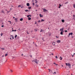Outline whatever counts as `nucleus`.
I'll return each instance as SVG.
<instances>
[{
  "label": "nucleus",
  "instance_id": "obj_1",
  "mask_svg": "<svg viewBox=\"0 0 75 75\" xmlns=\"http://www.w3.org/2000/svg\"><path fill=\"white\" fill-rule=\"evenodd\" d=\"M66 66H68V67H69V68H71V65L69 63H66Z\"/></svg>",
  "mask_w": 75,
  "mask_h": 75
},
{
  "label": "nucleus",
  "instance_id": "obj_2",
  "mask_svg": "<svg viewBox=\"0 0 75 75\" xmlns=\"http://www.w3.org/2000/svg\"><path fill=\"white\" fill-rule=\"evenodd\" d=\"M37 59H35L33 60V61H34V62H36V64H38L37 62Z\"/></svg>",
  "mask_w": 75,
  "mask_h": 75
},
{
  "label": "nucleus",
  "instance_id": "obj_3",
  "mask_svg": "<svg viewBox=\"0 0 75 75\" xmlns=\"http://www.w3.org/2000/svg\"><path fill=\"white\" fill-rule=\"evenodd\" d=\"M73 34V33H69V34L68 37H69V36H70V35H72Z\"/></svg>",
  "mask_w": 75,
  "mask_h": 75
},
{
  "label": "nucleus",
  "instance_id": "obj_4",
  "mask_svg": "<svg viewBox=\"0 0 75 75\" xmlns=\"http://www.w3.org/2000/svg\"><path fill=\"white\" fill-rule=\"evenodd\" d=\"M43 11L44 12H45L46 11H48L47 10H46L45 8L43 9Z\"/></svg>",
  "mask_w": 75,
  "mask_h": 75
},
{
  "label": "nucleus",
  "instance_id": "obj_5",
  "mask_svg": "<svg viewBox=\"0 0 75 75\" xmlns=\"http://www.w3.org/2000/svg\"><path fill=\"white\" fill-rule=\"evenodd\" d=\"M57 43H60L61 42V40H58L57 41Z\"/></svg>",
  "mask_w": 75,
  "mask_h": 75
},
{
  "label": "nucleus",
  "instance_id": "obj_6",
  "mask_svg": "<svg viewBox=\"0 0 75 75\" xmlns=\"http://www.w3.org/2000/svg\"><path fill=\"white\" fill-rule=\"evenodd\" d=\"M64 30V28H62V29H60V31H64L63 30Z\"/></svg>",
  "mask_w": 75,
  "mask_h": 75
},
{
  "label": "nucleus",
  "instance_id": "obj_7",
  "mask_svg": "<svg viewBox=\"0 0 75 75\" xmlns=\"http://www.w3.org/2000/svg\"><path fill=\"white\" fill-rule=\"evenodd\" d=\"M60 34L61 35H63V31H61V32L60 33Z\"/></svg>",
  "mask_w": 75,
  "mask_h": 75
},
{
  "label": "nucleus",
  "instance_id": "obj_8",
  "mask_svg": "<svg viewBox=\"0 0 75 75\" xmlns=\"http://www.w3.org/2000/svg\"><path fill=\"white\" fill-rule=\"evenodd\" d=\"M39 16L40 17H43V16H42V15L41 16V14H39Z\"/></svg>",
  "mask_w": 75,
  "mask_h": 75
},
{
  "label": "nucleus",
  "instance_id": "obj_9",
  "mask_svg": "<svg viewBox=\"0 0 75 75\" xmlns=\"http://www.w3.org/2000/svg\"><path fill=\"white\" fill-rule=\"evenodd\" d=\"M1 13H4V11L3 10H2L1 12Z\"/></svg>",
  "mask_w": 75,
  "mask_h": 75
},
{
  "label": "nucleus",
  "instance_id": "obj_10",
  "mask_svg": "<svg viewBox=\"0 0 75 75\" xmlns=\"http://www.w3.org/2000/svg\"><path fill=\"white\" fill-rule=\"evenodd\" d=\"M27 6H30V4L29 3H28L27 4Z\"/></svg>",
  "mask_w": 75,
  "mask_h": 75
},
{
  "label": "nucleus",
  "instance_id": "obj_11",
  "mask_svg": "<svg viewBox=\"0 0 75 75\" xmlns=\"http://www.w3.org/2000/svg\"><path fill=\"white\" fill-rule=\"evenodd\" d=\"M59 59L60 60H62V57H60V58H59Z\"/></svg>",
  "mask_w": 75,
  "mask_h": 75
},
{
  "label": "nucleus",
  "instance_id": "obj_12",
  "mask_svg": "<svg viewBox=\"0 0 75 75\" xmlns=\"http://www.w3.org/2000/svg\"><path fill=\"white\" fill-rule=\"evenodd\" d=\"M45 20L44 19H42L41 20V22H42L43 21H44Z\"/></svg>",
  "mask_w": 75,
  "mask_h": 75
},
{
  "label": "nucleus",
  "instance_id": "obj_13",
  "mask_svg": "<svg viewBox=\"0 0 75 75\" xmlns=\"http://www.w3.org/2000/svg\"><path fill=\"white\" fill-rule=\"evenodd\" d=\"M11 37H12L11 38H12V39H14V37L13 36V35H11Z\"/></svg>",
  "mask_w": 75,
  "mask_h": 75
},
{
  "label": "nucleus",
  "instance_id": "obj_14",
  "mask_svg": "<svg viewBox=\"0 0 75 75\" xmlns=\"http://www.w3.org/2000/svg\"><path fill=\"white\" fill-rule=\"evenodd\" d=\"M20 21H23V18H21L20 20Z\"/></svg>",
  "mask_w": 75,
  "mask_h": 75
},
{
  "label": "nucleus",
  "instance_id": "obj_15",
  "mask_svg": "<svg viewBox=\"0 0 75 75\" xmlns=\"http://www.w3.org/2000/svg\"><path fill=\"white\" fill-rule=\"evenodd\" d=\"M10 72L11 73V72H13V71L12 70H10Z\"/></svg>",
  "mask_w": 75,
  "mask_h": 75
},
{
  "label": "nucleus",
  "instance_id": "obj_16",
  "mask_svg": "<svg viewBox=\"0 0 75 75\" xmlns=\"http://www.w3.org/2000/svg\"><path fill=\"white\" fill-rule=\"evenodd\" d=\"M25 12H27V11H28V10H25Z\"/></svg>",
  "mask_w": 75,
  "mask_h": 75
},
{
  "label": "nucleus",
  "instance_id": "obj_17",
  "mask_svg": "<svg viewBox=\"0 0 75 75\" xmlns=\"http://www.w3.org/2000/svg\"><path fill=\"white\" fill-rule=\"evenodd\" d=\"M31 18L30 17L28 18V20H31Z\"/></svg>",
  "mask_w": 75,
  "mask_h": 75
},
{
  "label": "nucleus",
  "instance_id": "obj_18",
  "mask_svg": "<svg viewBox=\"0 0 75 75\" xmlns=\"http://www.w3.org/2000/svg\"><path fill=\"white\" fill-rule=\"evenodd\" d=\"M62 22L63 23H64V21H65L64 20H62Z\"/></svg>",
  "mask_w": 75,
  "mask_h": 75
},
{
  "label": "nucleus",
  "instance_id": "obj_19",
  "mask_svg": "<svg viewBox=\"0 0 75 75\" xmlns=\"http://www.w3.org/2000/svg\"><path fill=\"white\" fill-rule=\"evenodd\" d=\"M52 44H53V45H55V42H53L52 43Z\"/></svg>",
  "mask_w": 75,
  "mask_h": 75
},
{
  "label": "nucleus",
  "instance_id": "obj_20",
  "mask_svg": "<svg viewBox=\"0 0 75 75\" xmlns=\"http://www.w3.org/2000/svg\"><path fill=\"white\" fill-rule=\"evenodd\" d=\"M73 7H74V8H75V4H74Z\"/></svg>",
  "mask_w": 75,
  "mask_h": 75
},
{
  "label": "nucleus",
  "instance_id": "obj_21",
  "mask_svg": "<svg viewBox=\"0 0 75 75\" xmlns=\"http://www.w3.org/2000/svg\"><path fill=\"white\" fill-rule=\"evenodd\" d=\"M17 37V35H16L15 36V38H16V37Z\"/></svg>",
  "mask_w": 75,
  "mask_h": 75
},
{
  "label": "nucleus",
  "instance_id": "obj_22",
  "mask_svg": "<svg viewBox=\"0 0 75 75\" xmlns=\"http://www.w3.org/2000/svg\"><path fill=\"white\" fill-rule=\"evenodd\" d=\"M40 32H42V29H41L40 30Z\"/></svg>",
  "mask_w": 75,
  "mask_h": 75
},
{
  "label": "nucleus",
  "instance_id": "obj_23",
  "mask_svg": "<svg viewBox=\"0 0 75 75\" xmlns=\"http://www.w3.org/2000/svg\"><path fill=\"white\" fill-rule=\"evenodd\" d=\"M35 3H37V2H38V1H37L35 0Z\"/></svg>",
  "mask_w": 75,
  "mask_h": 75
},
{
  "label": "nucleus",
  "instance_id": "obj_24",
  "mask_svg": "<svg viewBox=\"0 0 75 75\" xmlns=\"http://www.w3.org/2000/svg\"><path fill=\"white\" fill-rule=\"evenodd\" d=\"M38 23H40V22H41V21L40 20H39L38 21Z\"/></svg>",
  "mask_w": 75,
  "mask_h": 75
},
{
  "label": "nucleus",
  "instance_id": "obj_25",
  "mask_svg": "<svg viewBox=\"0 0 75 75\" xmlns=\"http://www.w3.org/2000/svg\"><path fill=\"white\" fill-rule=\"evenodd\" d=\"M15 21H17V18H15Z\"/></svg>",
  "mask_w": 75,
  "mask_h": 75
},
{
  "label": "nucleus",
  "instance_id": "obj_26",
  "mask_svg": "<svg viewBox=\"0 0 75 75\" xmlns=\"http://www.w3.org/2000/svg\"><path fill=\"white\" fill-rule=\"evenodd\" d=\"M8 55V54H5V57H6Z\"/></svg>",
  "mask_w": 75,
  "mask_h": 75
},
{
  "label": "nucleus",
  "instance_id": "obj_27",
  "mask_svg": "<svg viewBox=\"0 0 75 75\" xmlns=\"http://www.w3.org/2000/svg\"><path fill=\"white\" fill-rule=\"evenodd\" d=\"M1 49L2 50H4V48H1Z\"/></svg>",
  "mask_w": 75,
  "mask_h": 75
},
{
  "label": "nucleus",
  "instance_id": "obj_28",
  "mask_svg": "<svg viewBox=\"0 0 75 75\" xmlns=\"http://www.w3.org/2000/svg\"><path fill=\"white\" fill-rule=\"evenodd\" d=\"M0 35L1 36V37H2V36L3 35V33H1V34H0Z\"/></svg>",
  "mask_w": 75,
  "mask_h": 75
},
{
  "label": "nucleus",
  "instance_id": "obj_29",
  "mask_svg": "<svg viewBox=\"0 0 75 75\" xmlns=\"http://www.w3.org/2000/svg\"><path fill=\"white\" fill-rule=\"evenodd\" d=\"M31 8V7H29L28 8H29V9H30Z\"/></svg>",
  "mask_w": 75,
  "mask_h": 75
},
{
  "label": "nucleus",
  "instance_id": "obj_30",
  "mask_svg": "<svg viewBox=\"0 0 75 75\" xmlns=\"http://www.w3.org/2000/svg\"><path fill=\"white\" fill-rule=\"evenodd\" d=\"M12 31H16V30H12Z\"/></svg>",
  "mask_w": 75,
  "mask_h": 75
},
{
  "label": "nucleus",
  "instance_id": "obj_31",
  "mask_svg": "<svg viewBox=\"0 0 75 75\" xmlns=\"http://www.w3.org/2000/svg\"><path fill=\"white\" fill-rule=\"evenodd\" d=\"M68 2H66V3H65V4H68Z\"/></svg>",
  "mask_w": 75,
  "mask_h": 75
},
{
  "label": "nucleus",
  "instance_id": "obj_32",
  "mask_svg": "<svg viewBox=\"0 0 75 75\" xmlns=\"http://www.w3.org/2000/svg\"><path fill=\"white\" fill-rule=\"evenodd\" d=\"M34 31H37V29H35Z\"/></svg>",
  "mask_w": 75,
  "mask_h": 75
},
{
  "label": "nucleus",
  "instance_id": "obj_33",
  "mask_svg": "<svg viewBox=\"0 0 75 75\" xmlns=\"http://www.w3.org/2000/svg\"><path fill=\"white\" fill-rule=\"evenodd\" d=\"M4 57V55H2V57Z\"/></svg>",
  "mask_w": 75,
  "mask_h": 75
},
{
  "label": "nucleus",
  "instance_id": "obj_34",
  "mask_svg": "<svg viewBox=\"0 0 75 75\" xmlns=\"http://www.w3.org/2000/svg\"><path fill=\"white\" fill-rule=\"evenodd\" d=\"M59 6L60 7H61V5L60 4H59Z\"/></svg>",
  "mask_w": 75,
  "mask_h": 75
},
{
  "label": "nucleus",
  "instance_id": "obj_35",
  "mask_svg": "<svg viewBox=\"0 0 75 75\" xmlns=\"http://www.w3.org/2000/svg\"><path fill=\"white\" fill-rule=\"evenodd\" d=\"M73 17H75V16L74 15H73Z\"/></svg>",
  "mask_w": 75,
  "mask_h": 75
},
{
  "label": "nucleus",
  "instance_id": "obj_36",
  "mask_svg": "<svg viewBox=\"0 0 75 75\" xmlns=\"http://www.w3.org/2000/svg\"><path fill=\"white\" fill-rule=\"evenodd\" d=\"M56 58H58V57H57V56H56Z\"/></svg>",
  "mask_w": 75,
  "mask_h": 75
},
{
  "label": "nucleus",
  "instance_id": "obj_37",
  "mask_svg": "<svg viewBox=\"0 0 75 75\" xmlns=\"http://www.w3.org/2000/svg\"><path fill=\"white\" fill-rule=\"evenodd\" d=\"M27 17H28V18L29 17V15H28L27 16Z\"/></svg>",
  "mask_w": 75,
  "mask_h": 75
},
{
  "label": "nucleus",
  "instance_id": "obj_38",
  "mask_svg": "<svg viewBox=\"0 0 75 75\" xmlns=\"http://www.w3.org/2000/svg\"><path fill=\"white\" fill-rule=\"evenodd\" d=\"M20 6H21V5H19L18 6V7H20Z\"/></svg>",
  "mask_w": 75,
  "mask_h": 75
},
{
  "label": "nucleus",
  "instance_id": "obj_39",
  "mask_svg": "<svg viewBox=\"0 0 75 75\" xmlns=\"http://www.w3.org/2000/svg\"><path fill=\"white\" fill-rule=\"evenodd\" d=\"M67 30H66L65 31V32H67Z\"/></svg>",
  "mask_w": 75,
  "mask_h": 75
},
{
  "label": "nucleus",
  "instance_id": "obj_40",
  "mask_svg": "<svg viewBox=\"0 0 75 75\" xmlns=\"http://www.w3.org/2000/svg\"><path fill=\"white\" fill-rule=\"evenodd\" d=\"M2 27H4V25H2L1 26Z\"/></svg>",
  "mask_w": 75,
  "mask_h": 75
},
{
  "label": "nucleus",
  "instance_id": "obj_41",
  "mask_svg": "<svg viewBox=\"0 0 75 75\" xmlns=\"http://www.w3.org/2000/svg\"><path fill=\"white\" fill-rule=\"evenodd\" d=\"M33 6H34V4L33 3Z\"/></svg>",
  "mask_w": 75,
  "mask_h": 75
},
{
  "label": "nucleus",
  "instance_id": "obj_42",
  "mask_svg": "<svg viewBox=\"0 0 75 75\" xmlns=\"http://www.w3.org/2000/svg\"><path fill=\"white\" fill-rule=\"evenodd\" d=\"M54 74H56V72L54 71Z\"/></svg>",
  "mask_w": 75,
  "mask_h": 75
},
{
  "label": "nucleus",
  "instance_id": "obj_43",
  "mask_svg": "<svg viewBox=\"0 0 75 75\" xmlns=\"http://www.w3.org/2000/svg\"><path fill=\"white\" fill-rule=\"evenodd\" d=\"M29 16H30V17H31V15H29Z\"/></svg>",
  "mask_w": 75,
  "mask_h": 75
},
{
  "label": "nucleus",
  "instance_id": "obj_44",
  "mask_svg": "<svg viewBox=\"0 0 75 75\" xmlns=\"http://www.w3.org/2000/svg\"><path fill=\"white\" fill-rule=\"evenodd\" d=\"M61 7L60 6H59V8H60Z\"/></svg>",
  "mask_w": 75,
  "mask_h": 75
},
{
  "label": "nucleus",
  "instance_id": "obj_45",
  "mask_svg": "<svg viewBox=\"0 0 75 75\" xmlns=\"http://www.w3.org/2000/svg\"><path fill=\"white\" fill-rule=\"evenodd\" d=\"M56 38H58V37H57V36H56Z\"/></svg>",
  "mask_w": 75,
  "mask_h": 75
},
{
  "label": "nucleus",
  "instance_id": "obj_46",
  "mask_svg": "<svg viewBox=\"0 0 75 75\" xmlns=\"http://www.w3.org/2000/svg\"><path fill=\"white\" fill-rule=\"evenodd\" d=\"M54 64H55V65H56V64H55V63H54Z\"/></svg>",
  "mask_w": 75,
  "mask_h": 75
},
{
  "label": "nucleus",
  "instance_id": "obj_47",
  "mask_svg": "<svg viewBox=\"0 0 75 75\" xmlns=\"http://www.w3.org/2000/svg\"><path fill=\"white\" fill-rule=\"evenodd\" d=\"M8 22H9V23H11V21H8Z\"/></svg>",
  "mask_w": 75,
  "mask_h": 75
},
{
  "label": "nucleus",
  "instance_id": "obj_48",
  "mask_svg": "<svg viewBox=\"0 0 75 75\" xmlns=\"http://www.w3.org/2000/svg\"><path fill=\"white\" fill-rule=\"evenodd\" d=\"M49 72H50V69H49Z\"/></svg>",
  "mask_w": 75,
  "mask_h": 75
},
{
  "label": "nucleus",
  "instance_id": "obj_49",
  "mask_svg": "<svg viewBox=\"0 0 75 75\" xmlns=\"http://www.w3.org/2000/svg\"><path fill=\"white\" fill-rule=\"evenodd\" d=\"M36 23H37L36 22L35 23V24H36Z\"/></svg>",
  "mask_w": 75,
  "mask_h": 75
},
{
  "label": "nucleus",
  "instance_id": "obj_50",
  "mask_svg": "<svg viewBox=\"0 0 75 75\" xmlns=\"http://www.w3.org/2000/svg\"><path fill=\"white\" fill-rule=\"evenodd\" d=\"M13 18H15V17H13Z\"/></svg>",
  "mask_w": 75,
  "mask_h": 75
},
{
  "label": "nucleus",
  "instance_id": "obj_51",
  "mask_svg": "<svg viewBox=\"0 0 75 75\" xmlns=\"http://www.w3.org/2000/svg\"><path fill=\"white\" fill-rule=\"evenodd\" d=\"M52 55H54V54H53V53H52Z\"/></svg>",
  "mask_w": 75,
  "mask_h": 75
},
{
  "label": "nucleus",
  "instance_id": "obj_52",
  "mask_svg": "<svg viewBox=\"0 0 75 75\" xmlns=\"http://www.w3.org/2000/svg\"><path fill=\"white\" fill-rule=\"evenodd\" d=\"M56 65H58V64H55Z\"/></svg>",
  "mask_w": 75,
  "mask_h": 75
},
{
  "label": "nucleus",
  "instance_id": "obj_53",
  "mask_svg": "<svg viewBox=\"0 0 75 75\" xmlns=\"http://www.w3.org/2000/svg\"><path fill=\"white\" fill-rule=\"evenodd\" d=\"M10 10H12V8H11L10 9Z\"/></svg>",
  "mask_w": 75,
  "mask_h": 75
},
{
  "label": "nucleus",
  "instance_id": "obj_54",
  "mask_svg": "<svg viewBox=\"0 0 75 75\" xmlns=\"http://www.w3.org/2000/svg\"><path fill=\"white\" fill-rule=\"evenodd\" d=\"M10 40H11V38H10Z\"/></svg>",
  "mask_w": 75,
  "mask_h": 75
},
{
  "label": "nucleus",
  "instance_id": "obj_55",
  "mask_svg": "<svg viewBox=\"0 0 75 75\" xmlns=\"http://www.w3.org/2000/svg\"><path fill=\"white\" fill-rule=\"evenodd\" d=\"M21 55H22V56L23 55V54H21Z\"/></svg>",
  "mask_w": 75,
  "mask_h": 75
},
{
  "label": "nucleus",
  "instance_id": "obj_56",
  "mask_svg": "<svg viewBox=\"0 0 75 75\" xmlns=\"http://www.w3.org/2000/svg\"><path fill=\"white\" fill-rule=\"evenodd\" d=\"M20 28H19V29H18V30H20Z\"/></svg>",
  "mask_w": 75,
  "mask_h": 75
},
{
  "label": "nucleus",
  "instance_id": "obj_57",
  "mask_svg": "<svg viewBox=\"0 0 75 75\" xmlns=\"http://www.w3.org/2000/svg\"><path fill=\"white\" fill-rule=\"evenodd\" d=\"M36 11H37V10H35Z\"/></svg>",
  "mask_w": 75,
  "mask_h": 75
},
{
  "label": "nucleus",
  "instance_id": "obj_58",
  "mask_svg": "<svg viewBox=\"0 0 75 75\" xmlns=\"http://www.w3.org/2000/svg\"><path fill=\"white\" fill-rule=\"evenodd\" d=\"M75 53H74L73 55H75Z\"/></svg>",
  "mask_w": 75,
  "mask_h": 75
},
{
  "label": "nucleus",
  "instance_id": "obj_59",
  "mask_svg": "<svg viewBox=\"0 0 75 75\" xmlns=\"http://www.w3.org/2000/svg\"><path fill=\"white\" fill-rule=\"evenodd\" d=\"M74 57V55H72V57Z\"/></svg>",
  "mask_w": 75,
  "mask_h": 75
},
{
  "label": "nucleus",
  "instance_id": "obj_60",
  "mask_svg": "<svg viewBox=\"0 0 75 75\" xmlns=\"http://www.w3.org/2000/svg\"><path fill=\"white\" fill-rule=\"evenodd\" d=\"M37 7H38V5H37Z\"/></svg>",
  "mask_w": 75,
  "mask_h": 75
},
{
  "label": "nucleus",
  "instance_id": "obj_61",
  "mask_svg": "<svg viewBox=\"0 0 75 75\" xmlns=\"http://www.w3.org/2000/svg\"><path fill=\"white\" fill-rule=\"evenodd\" d=\"M10 24H11V23H10Z\"/></svg>",
  "mask_w": 75,
  "mask_h": 75
},
{
  "label": "nucleus",
  "instance_id": "obj_62",
  "mask_svg": "<svg viewBox=\"0 0 75 75\" xmlns=\"http://www.w3.org/2000/svg\"><path fill=\"white\" fill-rule=\"evenodd\" d=\"M71 75H73L72 74H71Z\"/></svg>",
  "mask_w": 75,
  "mask_h": 75
},
{
  "label": "nucleus",
  "instance_id": "obj_63",
  "mask_svg": "<svg viewBox=\"0 0 75 75\" xmlns=\"http://www.w3.org/2000/svg\"><path fill=\"white\" fill-rule=\"evenodd\" d=\"M32 57V56H31V57Z\"/></svg>",
  "mask_w": 75,
  "mask_h": 75
},
{
  "label": "nucleus",
  "instance_id": "obj_64",
  "mask_svg": "<svg viewBox=\"0 0 75 75\" xmlns=\"http://www.w3.org/2000/svg\"><path fill=\"white\" fill-rule=\"evenodd\" d=\"M62 67H63V65H62Z\"/></svg>",
  "mask_w": 75,
  "mask_h": 75
}]
</instances>
